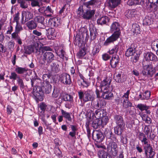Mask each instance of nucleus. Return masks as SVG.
<instances>
[{"instance_id":"nucleus-56","label":"nucleus","mask_w":158,"mask_h":158,"mask_svg":"<svg viewBox=\"0 0 158 158\" xmlns=\"http://www.w3.org/2000/svg\"><path fill=\"white\" fill-rule=\"evenodd\" d=\"M151 95V92L147 90L143 94V100H148L150 98Z\"/></svg>"},{"instance_id":"nucleus-28","label":"nucleus","mask_w":158,"mask_h":158,"mask_svg":"<svg viewBox=\"0 0 158 158\" xmlns=\"http://www.w3.org/2000/svg\"><path fill=\"white\" fill-rule=\"evenodd\" d=\"M47 35L48 38L49 39H53L56 36L55 31L54 28H49L46 29Z\"/></svg>"},{"instance_id":"nucleus-20","label":"nucleus","mask_w":158,"mask_h":158,"mask_svg":"<svg viewBox=\"0 0 158 158\" xmlns=\"http://www.w3.org/2000/svg\"><path fill=\"white\" fill-rule=\"evenodd\" d=\"M153 15L151 14H148L143 19V25L146 26L151 25L153 23Z\"/></svg>"},{"instance_id":"nucleus-11","label":"nucleus","mask_w":158,"mask_h":158,"mask_svg":"<svg viewBox=\"0 0 158 158\" xmlns=\"http://www.w3.org/2000/svg\"><path fill=\"white\" fill-rule=\"evenodd\" d=\"M86 7H83V6H80L78 9V10L80 11H82V16L83 18L85 19L89 20L91 19L93 16L94 15L95 13V10H91L89 8L85 10V9Z\"/></svg>"},{"instance_id":"nucleus-32","label":"nucleus","mask_w":158,"mask_h":158,"mask_svg":"<svg viewBox=\"0 0 158 158\" xmlns=\"http://www.w3.org/2000/svg\"><path fill=\"white\" fill-rule=\"evenodd\" d=\"M50 66L51 71L52 73H57L60 70L59 65L57 62L52 63Z\"/></svg>"},{"instance_id":"nucleus-40","label":"nucleus","mask_w":158,"mask_h":158,"mask_svg":"<svg viewBox=\"0 0 158 158\" xmlns=\"http://www.w3.org/2000/svg\"><path fill=\"white\" fill-rule=\"evenodd\" d=\"M15 73L17 74H22L26 73L28 70V69L25 67H17L15 69Z\"/></svg>"},{"instance_id":"nucleus-43","label":"nucleus","mask_w":158,"mask_h":158,"mask_svg":"<svg viewBox=\"0 0 158 158\" xmlns=\"http://www.w3.org/2000/svg\"><path fill=\"white\" fill-rule=\"evenodd\" d=\"M140 54L139 52H137L134 54L131 55V61L133 63L137 62L139 59Z\"/></svg>"},{"instance_id":"nucleus-18","label":"nucleus","mask_w":158,"mask_h":158,"mask_svg":"<svg viewBox=\"0 0 158 158\" xmlns=\"http://www.w3.org/2000/svg\"><path fill=\"white\" fill-rule=\"evenodd\" d=\"M120 62V58L117 55L112 56L110 60V65L111 67L113 69H115L118 66Z\"/></svg>"},{"instance_id":"nucleus-26","label":"nucleus","mask_w":158,"mask_h":158,"mask_svg":"<svg viewBox=\"0 0 158 158\" xmlns=\"http://www.w3.org/2000/svg\"><path fill=\"white\" fill-rule=\"evenodd\" d=\"M110 82L111 81H110L109 79L107 78L102 81L100 85L102 88L101 91H102V89L103 90L109 89Z\"/></svg>"},{"instance_id":"nucleus-25","label":"nucleus","mask_w":158,"mask_h":158,"mask_svg":"<svg viewBox=\"0 0 158 158\" xmlns=\"http://www.w3.org/2000/svg\"><path fill=\"white\" fill-rule=\"evenodd\" d=\"M89 30L90 37V40L92 41L96 39V36L98 35V29L95 26H92L90 27Z\"/></svg>"},{"instance_id":"nucleus-27","label":"nucleus","mask_w":158,"mask_h":158,"mask_svg":"<svg viewBox=\"0 0 158 158\" xmlns=\"http://www.w3.org/2000/svg\"><path fill=\"white\" fill-rule=\"evenodd\" d=\"M145 60L148 61H156L157 60L156 56L152 52H148L145 56Z\"/></svg>"},{"instance_id":"nucleus-17","label":"nucleus","mask_w":158,"mask_h":158,"mask_svg":"<svg viewBox=\"0 0 158 158\" xmlns=\"http://www.w3.org/2000/svg\"><path fill=\"white\" fill-rule=\"evenodd\" d=\"M146 2L147 8L152 10L154 8L155 11L157 10L158 9L157 4H158V0H147Z\"/></svg>"},{"instance_id":"nucleus-64","label":"nucleus","mask_w":158,"mask_h":158,"mask_svg":"<svg viewBox=\"0 0 158 158\" xmlns=\"http://www.w3.org/2000/svg\"><path fill=\"white\" fill-rule=\"evenodd\" d=\"M100 50V49L99 47L96 46L93 48L92 54L93 56H95L99 52Z\"/></svg>"},{"instance_id":"nucleus-54","label":"nucleus","mask_w":158,"mask_h":158,"mask_svg":"<svg viewBox=\"0 0 158 158\" xmlns=\"http://www.w3.org/2000/svg\"><path fill=\"white\" fill-rule=\"evenodd\" d=\"M66 102L64 104L65 107L69 109H70L73 104V99Z\"/></svg>"},{"instance_id":"nucleus-42","label":"nucleus","mask_w":158,"mask_h":158,"mask_svg":"<svg viewBox=\"0 0 158 158\" xmlns=\"http://www.w3.org/2000/svg\"><path fill=\"white\" fill-rule=\"evenodd\" d=\"M140 27L139 25L137 23H134L132 25V31L134 34H138L140 32Z\"/></svg>"},{"instance_id":"nucleus-7","label":"nucleus","mask_w":158,"mask_h":158,"mask_svg":"<svg viewBox=\"0 0 158 158\" xmlns=\"http://www.w3.org/2000/svg\"><path fill=\"white\" fill-rule=\"evenodd\" d=\"M141 73L143 76L145 77H152L156 71L158 70V68L154 67L152 64L146 65L143 67Z\"/></svg>"},{"instance_id":"nucleus-37","label":"nucleus","mask_w":158,"mask_h":158,"mask_svg":"<svg viewBox=\"0 0 158 158\" xmlns=\"http://www.w3.org/2000/svg\"><path fill=\"white\" fill-rule=\"evenodd\" d=\"M125 128V126H116L114 127V132L116 135L122 136V133Z\"/></svg>"},{"instance_id":"nucleus-5","label":"nucleus","mask_w":158,"mask_h":158,"mask_svg":"<svg viewBox=\"0 0 158 158\" xmlns=\"http://www.w3.org/2000/svg\"><path fill=\"white\" fill-rule=\"evenodd\" d=\"M42 60L40 61L39 63L41 67L48 66L55 59L53 53L50 52H42Z\"/></svg>"},{"instance_id":"nucleus-15","label":"nucleus","mask_w":158,"mask_h":158,"mask_svg":"<svg viewBox=\"0 0 158 158\" xmlns=\"http://www.w3.org/2000/svg\"><path fill=\"white\" fill-rule=\"evenodd\" d=\"M59 80L63 84L66 85H70L72 81L70 75L66 73H63L59 76Z\"/></svg>"},{"instance_id":"nucleus-21","label":"nucleus","mask_w":158,"mask_h":158,"mask_svg":"<svg viewBox=\"0 0 158 158\" xmlns=\"http://www.w3.org/2000/svg\"><path fill=\"white\" fill-rule=\"evenodd\" d=\"M114 120L117 126H125V123L122 115H115L114 117Z\"/></svg>"},{"instance_id":"nucleus-33","label":"nucleus","mask_w":158,"mask_h":158,"mask_svg":"<svg viewBox=\"0 0 158 158\" xmlns=\"http://www.w3.org/2000/svg\"><path fill=\"white\" fill-rule=\"evenodd\" d=\"M111 154L108 152H106L103 150L99 151L98 152V155L99 158H112Z\"/></svg>"},{"instance_id":"nucleus-12","label":"nucleus","mask_w":158,"mask_h":158,"mask_svg":"<svg viewBox=\"0 0 158 158\" xmlns=\"http://www.w3.org/2000/svg\"><path fill=\"white\" fill-rule=\"evenodd\" d=\"M36 46L34 45H30L24 47V53L27 54H30L32 52L35 53L37 55L40 53V49L38 45Z\"/></svg>"},{"instance_id":"nucleus-58","label":"nucleus","mask_w":158,"mask_h":158,"mask_svg":"<svg viewBox=\"0 0 158 158\" xmlns=\"http://www.w3.org/2000/svg\"><path fill=\"white\" fill-rule=\"evenodd\" d=\"M130 94V90H128L127 92L124 94L122 97L123 99V101H127L129 100V97Z\"/></svg>"},{"instance_id":"nucleus-16","label":"nucleus","mask_w":158,"mask_h":158,"mask_svg":"<svg viewBox=\"0 0 158 158\" xmlns=\"http://www.w3.org/2000/svg\"><path fill=\"white\" fill-rule=\"evenodd\" d=\"M93 139L97 142H102L104 138V135L102 132L99 130L94 131L92 134Z\"/></svg>"},{"instance_id":"nucleus-63","label":"nucleus","mask_w":158,"mask_h":158,"mask_svg":"<svg viewBox=\"0 0 158 158\" xmlns=\"http://www.w3.org/2000/svg\"><path fill=\"white\" fill-rule=\"evenodd\" d=\"M19 12H18L16 14H15L14 16V20L13 21V23L16 22V23H19Z\"/></svg>"},{"instance_id":"nucleus-34","label":"nucleus","mask_w":158,"mask_h":158,"mask_svg":"<svg viewBox=\"0 0 158 158\" xmlns=\"http://www.w3.org/2000/svg\"><path fill=\"white\" fill-rule=\"evenodd\" d=\"M26 25L28 29L30 30L35 29L37 27H38L37 24L34 20L27 22L26 23Z\"/></svg>"},{"instance_id":"nucleus-45","label":"nucleus","mask_w":158,"mask_h":158,"mask_svg":"<svg viewBox=\"0 0 158 158\" xmlns=\"http://www.w3.org/2000/svg\"><path fill=\"white\" fill-rule=\"evenodd\" d=\"M61 112L64 117L69 122L72 121V119L70 116V114H70L69 113L66 112L65 111L63 110H61Z\"/></svg>"},{"instance_id":"nucleus-13","label":"nucleus","mask_w":158,"mask_h":158,"mask_svg":"<svg viewBox=\"0 0 158 158\" xmlns=\"http://www.w3.org/2000/svg\"><path fill=\"white\" fill-rule=\"evenodd\" d=\"M73 99V97L70 94H68L66 92H62L60 94V95L56 102L58 104H61L63 102V101H67Z\"/></svg>"},{"instance_id":"nucleus-6","label":"nucleus","mask_w":158,"mask_h":158,"mask_svg":"<svg viewBox=\"0 0 158 158\" xmlns=\"http://www.w3.org/2000/svg\"><path fill=\"white\" fill-rule=\"evenodd\" d=\"M78 93L79 99L84 102L90 101L92 102L95 99L94 93L92 90L87 89L85 91L80 90Z\"/></svg>"},{"instance_id":"nucleus-50","label":"nucleus","mask_w":158,"mask_h":158,"mask_svg":"<svg viewBox=\"0 0 158 158\" xmlns=\"http://www.w3.org/2000/svg\"><path fill=\"white\" fill-rule=\"evenodd\" d=\"M22 14L24 15L25 21H27L32 18V15L29 11H23Z\"/></svg>"},{"instance_id":"nucleus-51","label":"nucleus","mask_w":158,"mask_h":158,"mask_svg":"<svg viewBox=\"0 0 158 158\" xmlns=\"http://www.w3.org/2000/svg\"><path fill=\"white\" fill-rule=\"evenodd\" d=\"M136 108L139 109L141 111H143L148 109L149 106H147L145 104L140 103L138 104L136 106Z\"/></svg>"},{"instance_id":"nucleus-4","label":"nucleus","mask_w":158,"mask_h":158,"mask_svg":"<svg viewBox=\"0 0 158 158\" xmlns=\"http://www.w3.org/2000/svg\"><path fill=\"white\" fill-rule=\"evenodd\" d=\"M92 103L94 107L97 109L94 114L96 118H99L101 116H107V113L106 109H100L106 105V102L105 100L98 99L96 101H93Z\"/></svg>"},{"instance_id":"nucleus-38","label":"nucleus","mask_w":158,"mask_h":158,"mask_svg":"<svg viewBox=\"0 0 158 158\" xmlns=\"http://www.w3.org/2000/svg\"><path fill=\"white\" fill-rule=\"evenodd\" d=\"M79 34L80 36L84 38L87 37L88 35V31L86 27H81L79 30Z\"/></svg>"},{"instance_id":"nucleus-57","label":"nucleus","mask_w":158,"mask_h":158,"mask_svg":"<svg viewBox=\"0 0 158 158\" xmlns=\"http://www.w3.org/2000/svg\"><path fill=\"white\" fill-rule=\"evenodd\" d=\"M46 106L44 103L42 102L40 104L39 108L41 110V111L40 112V113L42 115L44 116V112L46 109Z\"/></svg>"},{"instance_id":"nucleus-30","label":"nucleus","mask_w":158,"mask_h":158,"mask_svg":"<svg viewBox=\"0 0 158 158\" xmlns=\"http://www.w3.org/2000/svg\"><path fill=\"white\" fill-rule=\"evenodd\" d=\"M121 0H109L108 4L109 8L114 9L120 4Z\"/></svg>"},{"instance_id":"nucleus-36","label":"nucleus","mask_w":158,"mask_h":158,"mask_svg":"<svg viewBox=\"0 0 158 158\" xmlns=\"http://www.w3.org/2000/svg\"><path fill=\"white\" fill-rule=\"evenodd\" d=\"M144 3V0H128L127 4L130 6L137 5H142Z\"/></svg>"},{"instance_id":"nucleus-52","label":"nucleus","mask_w":158,"mask_h":158,"mask_svg":"<svg viewBox=\"0 0 158 158\" xmlns=\"http://www.w3.org/2000/svg\"><path fill=\"white\" fill-rule=\"evenodd\" d=\"M45 15L48 16H50L52 15V14H53L54 12L53 10L49 6L47 7H45Z\"/></svg>"},{"instance_id":"nucleus-60","label":"nucleus","mask_w":158,"mask_h":158,"mask_svg":"<svg viewBox=\"0 0 158 158\" xmlns=\"http://www.w3.org/2000/svg\"><path fill=\"white\" fill-rule=\"evenodd\" d=\"M23 30V28L21 24L19 23H16V25L15 27V31L20 32Z\"/></svg>"},{"instance_id":"nucleus-19","label":"nucleus","mask_w":158,"mask_h":158,"mask_svg":"<svg viewBox=\"0 0 158 158\" xmlns=\"http://www.w3.org/2000/svg\"><path fill=\"white\" fill-rule=\"evenodd\" d=\"M34 19L37 24L38 28L40 29H44L45 27L44 23L45 19L44 16L41 15L35 17Z\"/></svg>"},{"instance_id":"nucleus-1","label":"nucleus","mask_w":158,"mask_h":158,"mask_svg":"<svg viewBox=\"0 0 158 158\" xmlns=\"http://www.w3.org/2000/svg\"><path fill=\"white\" fill-rule=\"evenodd\" d=\"M52 86L50 83L40 85V86L36 85L33 89L32 94L36 101H42L43 99L44 93L49 94L52 90Z\"/></svg>"},{"instance_id":"nucleus-53","label":"nucleus","mask_w":158,"mask_h":158,"mask_svg":"<svg viewBox=\"0 0 158 158\" xmlns=\"http://www.w3.org/2000/svg\"><path fill=\"white\" fill-rule=\"evenodd\" d=\"M123 107L125 109H127L129 107H131L132 106V103L129 100L127 101H123Z\"/></svg>"},{"instance_id":"nucleus-14","label":"nucleus","mask_w":158,"mask_h":158,"mask_svg":"<svg viewBox=\"0 0 158 158\" xmlns=\"http://www.w3.org/2000/svg\"><path fill=\"white\" fill-rule=\"evenodd\" d=\"M137 45L135 43H132L127 47V48L125 52V55L126 56L129 57L131 55L134 54L137 52Z\"/></svg>"},{"instance_id":"nucleus-29","label":"nucleus","mask_w":158,"mask_h":158,"mask_svg":"<svg viewBox=\"0 0 158 158\" xmlns=\"http://www.w3.org/2000/svg\"><path fill=\"white\" fill-rule=\"evenodd\" d=\"M137 13V11L135 9L128 10L126 12L125 16L128 19H131L135 17Z\"/></svg>"},{"instance_id":"nucleus-10","label":"nucleus","mask_w":158,"mask_h":158,"mask_svg":"<svg viewBox=\"0 0 158 158\" xmlns=\"http://www.w3.org/2000/svg\"><path fill=\"white\" fill-rule=\"evenodd\" d=\"M9 78L14 81L16 80L17 84L19 87L21 91H23L25 87V85L23 81V79L19 75H18L15 72H11L9 76Z\"/></svg>"},{"instance_id":"nucleus-2","label":"nucleus","mask_w":158,"mask_h":158,"mask_svg":"<svg viewBox=\"0 0 158 158\" xmlns=\"http://www.w3.org/2000/svg\"><path fill=\"white\" fill-rule=\"evenodd\" d=\"M120 27V25L118 22H115L113 23L111 26L110 28L114 32L103 43V46H108L111 43H113L119 38L121 34Z\"/></svg>"},{"instance_id":"nucleus-59","label":"nucleus","mask_w":158,"mask_h":158,"mask_svg":"<svg viewBox=\"0 0 158 158\" xmlns=\"http://www.w3.org/2000/svg\"><path fill=\"white\" fill-rule=\"evenodd\" d=\"M15 45V43L12 40L10 41L8 43V47L9 49L12 50L14 49Z\"/></svg>"},{"instance_id":"nucleus-41","label":"nucleus","mask_w":158,"mask_h":158,"mask_svg":"<svg viewBox=\"0 0 158 158\" xmlns=\"http://www.w3.org/2000/svg\"><path fill=\"white\" fill-rule=\"evenodd\" d=\"M86 52L85 48H83L80 49L79 52H77V56L79 59H85V57L86 55Z\"/></svg>"},{"instance_id":"nucleus-49","label":"nucleus","mask_w":158,"mask_h":158,"mask_svg":"<svg viewBox=\"0 0 158 158\" xmlns=\"http://www.w3.org/2000/svg\"><path fill=\"white\" fill-rule=\"evenodd\" d=\"M151 48L152 49L156 52L158 47V39H156L152 41L151 43Z\"/></svg>"},{"instance_id":"nucleus-46","label":"nucleus","mask_w":158,"mask_h":158,"mask_svg":"<svg viewBox=\"0 0 158 158\" xmlns=\"http://www.w3.org/2000/svg\"><path fill=\"white\" fill-rule=\"evenodd\" d=\"M119 47L118 45H115L111 49H109L107 53L110 55H112L115 53L116 54L118 51Z\"/></svg>"},{"instance_id":"nucleus-47","label":"nucleus","mask_w":158,"mask_h":158,"mask_svg":"<svg viewBox=\"0 0 158 158\" xmlns=\"http://www.w3.org/2000/svg\"><path fill=\"white\" fill-rule=\"evenodd\" d=\"M97 2V0H90V1L85 3L83 5V7H86L88 8H90V5L95 4Z\"/></svg>"},{"instance_id":"nucleus-55","label":"nucleus","mask_w":158,"mask_h":158,"mask_svg":"<svg viewBox=\"0 0 158 158\" xmlns=\"http://www.w3.org/2000/svg\"><path fill=\"white\" fill-rule=\"evenodd\" d=\"M58 56L64 60L65 58L66 60H68V57H67V55L66 54L65 51L63 49L60 50V52H59Z\"/></svg>"},{"instance_id":"nucleus-44","label":"nucleus","mask_w":158,"mask_h":158,"mask_svg":"<svg viewBox=\"0 0 158 158\" xmlns=\"http://www.w3.org/2000/svg\"><path fill=\"white\" fill-rule=\"evenodd\" d=\"M50 77L49 75L48 74H44L42 77L43 82H40V85H44V84L50 83L49 82Z\"/></svg>"},{"instance_id":"nucleus-3","label":"nucleus","mask_w":158,"mask_h":158,"mask_svg":"<svg viewBox=\"0 0 158 158\" xmlns=\"http://www.w3.org/2000/svg\"><path fill=\"white\" fill-rule=\"evenodd\" d=\"M139 139L143 144V149L146 158H154L155 155V150L150 143L146 135L143 133H140Z\"/></svg>"},{"instance_id":"nucleus-31","label":"nucleus","mask_w":158,"mask_h":158,"mask_svg":"<svg viewBox=\"0 0 158 158\" xmlns=\"http://www.w3.org/2000/svg\"><path fill=\"white\" fill-rule=\"evenodd\" d=\"M60 19L58 17H55L50 19L49 23L52 27H57L60 24Z\"/></svg>"},{"instance_id":"nucleus-22","label":"nucleus","mask_w":158,"mask_h":158,"mask_svg":"<svg viewBox=\"0 0 158 158\" xmlns=\"http://www.w3.org/2000/svg\"><path fill=\"white\" fill-rule=\"evenodd\" d=\"M104 133L107 140H117L116 135L114 134H113V132L111 129H105Z\"/></svg>"},{"instance_id":"nucleus-24","label":"nucleus","mask_w":158,"mask_h":158,"mask_svg":"<svg viewBox=\"0 0 158 158\" xmlns=\"http://www.w3.org/2000/svg\"><path fill=\"white\" fill-rule=\"evenodd\" d=\"M101 97L102 98L108 100H112L114 98L113 94L109 89L103 90Z\"/></svg>"},{"instance_id":"nucleus-62","label":"nucleus","mask_w":158,"mask_h":158,"mask_svg":"<svg viewBox=\"0 0 158 158\" xmlns=\"http://www.w3.org/2000/svg\"><path fill=\"white\" fill-rule=\"evenodd\" d=\"M150 131V127L149 125H146L145 126L144 128V132L145 134L143 133L145 135H148Z\"/></svg>"},{"instance_id":"nucleus-48","label":"nucleus","mask_w":158,"mask_h":158,"mask_svg":"<svg viewBox=\"0 0 158 158\" xmlns=\"http://www.w3.org/2000/svg\"><path fill=\"white\" fill-rule=\"evenodd\" d=\"M27 0H17L18 3L20 4V7L23 9H25L28 7L27 3Z\"/></svg>"},{"instance_id":"nucleus-35","label":"nucleus","mask_w":158,"mask_h":158,"mask_svg":"<svg viewBox=\"0 0 158 158\" xmlns=\"http://www.w3.org/2000/svg\"><path fill=\"white\" fill-rule=\"evenodd\" d=\"M109 20L108 17L104 16L98 19L97 20V23L98 25H102L106 24L107 22H109Z\"/></svg>"},{"instance_id":"nucleus-23","label":"nucleus","mask_w":158,"mask_h":158,"mask_svg":"<svg viewBox=\"0 0 158 158\" xmlns=\"http://www.w3.org/2000/svg\"><path fill=\"white\" fill-rule=\"evenodd\" d=\"M113 78L116 82L119 83H122L126 81V78H125L124 76L121 73H114Z\"/></svg>"},{"instance_id":"nucleus-39","label":"nucleus","mask_w":158,"mask_h":158,"mask_svg":"<svg viewBox=\"0 0 158 158\" xmlns=\"http://www.w3.org/2000/svg\"><path fill=\"white\" fill-rule=\"evenodd\" d=\"M70 127L72 131L69 132V135L72 138L75 139H76V131L77 130V127L76 126L74 125H71Z\"/></svg>"},{"instance_id":"nucleus-8","label":"nucleus","mask_w":158,"mask_h":158,"mask_svg":"<svg viewBox=\"0 0 158 158\" xmlns=\"http://www.w3.org/2000/svg\"><path fill=\"white\" fill-rule=\"evenodd\" d=\"M109 118L107 116H101L99 118H96L92 124V127L94 129L100 128L101 126L103 127L108 123Z\"/></svg>"},{"instance_id":"nucleus-9","label":"nucleus","mask_w":158,"mask_h":158,"mask_svg":"<svg viewBox=\"0 0 158 158\" xmlns=\"http://www.w3.org/2000/svg\"><path fill=\"white\" fill-rule=\"evenodd\" d=\"M117 140H110L107 142V151L114 156H116L118 154V146L116 143Z\"/></svg>"},{"instance_id":"nucleus-61","label":"nucleus","mask_w":158,"mask_h":158,"mask_svg":"<svg viewBox=\"0 0 158 158\" xmlns=\"http://www.w3.org/2000/svg\"><path fill=\"white\" fill-rule=\"evenodd\" d=\"M81 85L83 87H88L90 85V83L86 80V79L83 80V83H81Z\"/></svg>"}]
</instances>
